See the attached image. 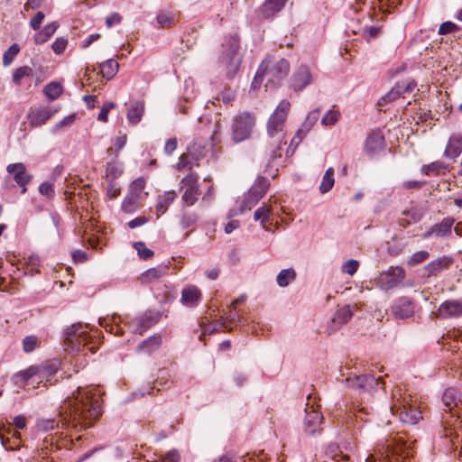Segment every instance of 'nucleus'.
<instances>
[{"label":"nucleus","instance_id":"1","mask_svg":"<svg viewBox=\"0 0 462 462\" xmlns=\"http://www.w3.org/2000/svg\"><path fill=\"white\" fill-rule=\"evenodd\" d=\"M65 409L74 428H89L101 414L99 395L92 389L78 388L77 394L65 402Z\"/></svg>","mask_w":462,"mask_h":462},{"label":"nucleus","instance_id":"2","mask_svg":"<svg viewBox=\"0 0 462 462\" xmlns=\"http://www.w3.org/2000/svg\"><path fill=\"white\" fill-rule=\"evenodd\" d=\"M291 104L282 100L270 116L267 123V134L270 139V152L272 158L281 157L280 150L285 144L284 125Z\"/></svg>","mask_w":462,"mask_h":462},{"label":"nucleus","instance_id":"3","mask_svg":"<svg viewBox=\"0 0 462 462\" xmlns=\"http://www.w3.org/2000/svg\"><path fill=\"white\" fill-rule=\"evenodd\" d=\"M393 403L390 409L393 414H399L402 422L409 425H414L422 418L421 411L418 410L416 401L406 391L400 387L395 388L392 393Z\"/></svg>","mask_w":462,"mask_h":462},{"label":"nucleus","instance_id":"4","mask_svg":"<svg viewBox=\"0 0 462 462\" xmlns=\"http://www.w3.org/2000/svg\"><path fill=\"white\" fill-rule=\"evenodd\" d=\"M96 337L97 335L89 334L87 324H73L65 332L66 349L70 352H79L81 348L87 347L89 351L95 352L97 348Z\"/></svg>","mask_w":462,"mask_h":462},{"label":"nucleus","instance_id":"5","mask_svg":"<svg viewBox=\"0 0 462 462\" xmlns=\"http://www.w3.org/2000/svg\"><path fill=\"white\" fill-rule=\"evenodd\" d=\"M411 455L406 443L401 439L391 440L386 447H383L365 458L366 462H404Z\"/></svg>","mask_w":462,"mask_h":462},{"label":"nucleus","instance_id":"6","mask_svg":"<svg viewBox=\"0 0 462 462\" xmlns=\"http://www.w3.org/2000/svg\"><path fill=\"white\" fill-rule=\"evenodd\" d=\"M222 47L224 48L222 59L226 63V77L233 78L241 63V57L238 54L239 39L236 36H229L226 38Z\"/></svg>","mask_w":462,"mask_h":462},{"label":"nucleus","instance_id":"7","mask_svg":"<svg viewBox=\"0 0 462 462\" xmlns=\"http://www.w3.org/2000/svg\"><path fill=\"white\" fill-rule=\"evenodd\" d=\"M255 125L254 114L243 112L235 116L231 125L232 140L240 143L250 137Z\"/></svg>","mask_w":462,"mask_h":462},{"label":"nucleus","instance_id":"8","mask_svg":"<svg viewBox=\"0 0 462 462\" xmlns=\"http://www.w3.org/2000/svg\"><path fill=\"white\" fill-rule=\"evenodd\" d=\"M261 71L265 73L268 82L277 83L288 75L290 64L285 59L267 57L260 65Z\"/></svg>","mask_w":462,"mask_h":462},{"label":"nucleus","instance_id":"9","mask_svg":"<svg viewBox=\"0 0 462 462\" xmlns=\"http://www.w3.org/2000/svg\"><path fill=\"white\" fill-rule=\"evenodd\" d=\"M206 154V146L197 141L188 147L186 153L180 157L177 164V169L182 171L185 169H191L194 165H199L198 162L201 160Z\"/></svg>","mask_w":462,"mask_h":462},{"label":"nucleus","instance_id":"10","mask_svg":"<svg viewBox=\"0 0 462 462\" xmlns=\"http://www.w3.org/2000/svg\"><path fill=\"white\" fill-rule=\"evenodd\" d=\"M405 274L402 267H391L388 271L380 274L376 282L381 289L388 291L400 284L405 278Z\"/></svg>","mask_w":462,"mask_h":462},{"label":"nucleus","instance_id":"11","mask_svg":"<svg viewBox=\"0 0 462 462\" xmlns=\"http://www.w3.org/2000/svg\"><path fill=\"white\" fill-rule=\"evenodd\" d=\"M305 418L303 422L304 431L309 435H314L321 431L323 415L314 405L307 404L305 408Z\"/></svg>","mask_w":462,"mask_h":462},{"label":"nucleus","instance_id":"12","mask_svg":"<svg viewBox=\"0 0 462 462\" xmlns=\"http://www.w3.org/2000/svg\"><path fill=\"white\" fill-rule=\"evenodd\" d=\"M182 200L188 206H192L198 200L200 194L198 176L194 173L188 174L181 180Z\"/></svg>","mask_w":462,"mask_h":462},{"label":"nucleus","instance_id":"13","mask_svg":"<svg viewBox=\"0 0 462 462\" xmlns=\"http://www.w3.org/2000/svg\"><path fill=\"white\" fill-rule=\"evenodd\" d=\"M313 76L310 68L305 64L299 66L293 72L291 79V85L293 90L300 91L311 84Z\"/></svg>","mask_w":462,"mask_h":462},{"label":"nucleus","instance_id":"14","mask_svg":"<svg viewBox=\"0 0 462 462\" xmlns=\"http://www.w3.org/2000/svg\"><path fill=\"white\" fill-rule=\"evenodd\" d=\"M265 184H255L245 195L243 203L240 207L241 212L250 210L263 197L265 193Z\"/></svg>","mask_w":462,"mask_h":462},{"label":"nucleus","instance_id":"15","mask_svg":"<svg viewBox=\"0 0 462 462\" xmlns=\"http://www.w3.org/2000/svg\"><path fill=\"white\" fill-rule=\"evenodd\" d=\"M442 402L446 411H449L452 415H456L457 418L460 416L457 409L459 408V404L462 405V401L455 388H448L444 392Z\"/></svg>","mask_w":462,"mask_h":462},{"label":"nucleus","instance_id":"16","mask_svg":"<svg viewBox=\"0 0 462 462\" xmlns=\"http://www.w3.org/2000/svg\"><path fill=\"white\" fill-rule=\"evenodd\" d=\"M319 118V109L310 111L306 121L291 139V144L298 145Z\"/></svg>","mask_w":462,"mask_h":462},{"label":"nucleus","instance_id":"17","mask_svg":"<svg viewBox=\"0 0 462 462\" xmlns=\"http://www.w3.org/2000/svg\"><path fill=\"white\" fill-rule=\"evenodd\" d=\"M201 298V291L195 285H189L181 291L180 302L188 308H194L199 305Z\"/></svg>","mask_w":462,"mask_h":462},{"label":"nucleus","instance_id":"18","mask_svg":"<svg viewBox=\"0 0 462 462\" xmlns=\"http://www.w3.org/2000/svg\"><path fill=\"white\" fill-rule=\"evenodd\" d=\"M353 313V309L350 305H346L337 310L331 319V323L328 328L330 333L337 330L341 326L347 323L351 319Z\"/></svg>","mask_w":462,"mask_h":462},{"label":"nucleus","instance_id":"19","mask_svg":"<svg viewBox=\"0 0 462 462\" xmlns=\"http://www.w3.org/2000/svg\"><path fill=\"white\" fill-rule=\"evenodd\" d=\"M384 137L379 131H374L365 141V149L369 155H374L384 148Z\"/></svg>","mask_w":462,"mask_h":462},{"label":"nucleus","instance_id":"20","mask_svg":"<svg viewBox=\"0 0 462 462\" xmlns=\"http://www.w3.org/2000/svg\"><path fill=\"white\" fill-rule=\"evenodd\" d=\"M392 311L396 318H411L414 313V303L408 298H402L393 306Z\"/></svg>","mask_w":462,"mask_h":462},{"label":"nucleus","instance_id":"21","mask_svg":"<svg viewBox=\"0 0 462 462\" xmlns=\"http://www.w3.org/2000/svg\"><path fill=\"white\" fill-rule=\"evenodd\" d=\"M451 263L452 260L448 256H442L435 259L424 267V275L426 277L436 276L441 271L448 269Z\"/></svg>","mask_w":462,"mask_h":462},{"label":"nucleus","instance_id":"22","mask_svg":"<svg viewBox=\"0 0 462 462\" xmlns=\"http://www.w3.org/2000/svg\"><path fill=\"white\" fill-rule=\"evenodd\" d=\"M438 315L443 319L462 315V301L447 300L443 302L439 308Z\"/></svg>","mask_w":462,"mask_h":462},{"label":"nucleus","instance_id":"23","mask_svg":"<svg viewBox=\"0 0 462 462\" xmlns=\"http://www.w3.org/2000/svg\"><path fill=\"white\" fill-rule=\"evenodd\" d=\"M100 231V227L92 219H89L83 226L82 239L88 241L92 248H96L98 245V236L96 233Z\"/></svg>","mask_w":462,"mask_h":462},{"label":"nucleus","instance_id":"24","mask_svg":"<svg viewBox=\"0 0 462 462\" xmlns=\"http://www.w3.org/2000/svg\"><path fill=\"white\" fill-rule=\"evenodd\" d=\"M6 170L9 173L13 174L14 180L20 186H26L32 179L27 174L25 166L21 162L9 164Z\"/></svg>","mask_w":462,"mask_h":462},{"label":"nucleus","instance_id":"25","mask_svg":"<svg viewBox=\"0 0 462 462\" xmlns=\"http://www.w3.org/2000/svg\"><path fill=\"white\" fill-rule=\"evenodd\" d=\"M453 223V219L445 218L441 223L432 226L422 235V236L423 238H429L431 236H436L438 237L445 236L451 233Z\"/></svg>","mask_w":462,"mask_h":462},{"label":"nucleus","instance_id":"26","mask_svg":"<svg viewBox=\"0 0 462 462\" xmlns=\"http://www.w3.org/2000/svg\"><path fill=\"white\" fill-rule=\"evenodd\" d=\"M168 271L169 265H160L155 268H151L143 273L139 277V280L142 283H151L167 275Z\"/></svg>","mask_w":462,"mask_h":462},{"label":"nucleus","instance_id":"27","mask_svg":"<svg viewBox=\"0 0 462 462\" xmlns=\"http://www.w3.org/2000/svg\"><path fill=\"white\" fill-rule=\"evenodd\" d=\"M462 152V136L458 134H453L447 144L444 155L446 158L456 159Z\"/></svg>","mask_w":462,"mask_h":462},{"label":"nucleus","instance_id":"28","mask_svg":"<svg viewBox=\"0 0 462 462\" xmlns=\"http://www.w3.org/2000/svg\"><path fill=\"white\" fill-rule=\"evenodd\" d=\"M176 197L177 194L174 190L166 191L158 197L155 205L157 217H160L167 211L168 207L173 202Z\"/></svg>","mask_w":462,"mask_h":462},{"label":"nucleus","instance_id":"29","mask_svg":"<svg viewBox=\"0 0 462 462\" xmlns=\"http://www.w3.org/2000/svg\"><path fill=\"white\" fill-rule=\"evenodd\" d=\"M287 0H267L260 8V14L263 18H269L280 12Z\"/></svg>","mask_w":462,"mask_h":462},{"label":"nucleus","instance_id":"30","mask_svg":"<svg viewBox=\"0 0 462 462\" xmlns=\"http://www.w3.org/2000/svg\"><path fill=\"white\" fill-rule=\"evenodd\" d=\"M144 113V102L143 101H136L134 102L130 108L127 111V120L132 125H137Z\"/></svg>","mask_w":462,"mask_h":462},{"label":"nucleus","instance_id":"31","mask_svg":"<svg viewBox=\"0 0 462 462\" xmlns=\"http://www.w3.org/2000/svg\"><path fill=\"white\" fill-rule=\"evenodd\" d=\"M55 113L51 107H45L33 112L31 115V125L33 126H41L44 125Z\"/></svg>","mask_w":462,"mask_h":462},{"label":"nucleus","instance_id":"32","mask_svg":"<svg viewBox=\"0 0 462 462\" xmlns=\"http://www.w3.org/2000/svg\"><path fill=\"white\" fill-rule=\"evenodd\" d=\"M380 381L381 378L375 379L374 376L371 374H361L355 376L354 378L347 379L350 386L359 388H365L367 385H372L373 383L378 384Z\"/></svg>","mask_w":462,"mask_h":462},{"label":"nucleus","instance_id":"33","mask_svg":"<svg viewBox=\"0 0 462 462\" xmlns=\"http://www.w3.org/2000/svg\"><path fill=\"white\" fill-rule=\"evenodd\" d=\"M145 187V180L143 178H138L134 180L129 188V194L136 197L139 200L143 201L148 195L147 192L143 191Z\"/></svg>","mask_w":462,"mask_h":462},{"label":"nucleus","instance_id":"34","mask_svg":"<svg viewBox=\"0 0 462 462\" xmlns=\"http://www.w3.org/2000/svg\"><path fill=\"white\" fill-rule=\"evenodd\" d=\"M162 344V338L160 336H152L144 340L139 346L138 350L145 354H151L157 350Z\"/></svg>","mask_w":462,"mask_h":462},{"label":"nucleus","instance_id":"35","mask_svg":"<svg viewBox=\"0 0 462 462\" xmlns=\"http://www.w3.org/2000/svg\"><path fill=\"white\" fill-rule=\"evenodd\" d=\"M58 24L53 22L46 25L42 31L34 35V42L36 44H42L46 42L51 35L56 32Z\"/></svg>","mask_w":462,"mask_h":462},{"label":"nucleus","instance_id":"36","mask_svg":"<svg viewBox=\"0 0 462 462\" xmlns=\"http://www.w3.org/2000/svg\"><path fill=\"white\" fill-rule=\"evenodd\" d=\"M119 65L115 60H108L100 64V72L106 79H111L118 71Z\"/></svg>","mask_w":462,"mask_h":462},{"label":"nucleus","instance_id":"37","mask_svg":"<svg viewBox=\"0 0 462 462\" xmlns=\"http://www.w3.org/2000/svg\"><path fill=\"white\" fill-rule=\"evenodd\" d=\"M334 170L333 168L330 167L325 171V174L319 185V192L322 194L328 192L334 186Z\"/></svg>","mask_w":462,"mask_h":462},{"label":"nucleus","instance_id":"38","mask_svg":"<svg viewBox=\"0 0 462 462\" xmlns=\"http://www.w3.org/2000/svg\"><path fill=\"white\" fill-rule=\"evenodd\" d=\"M296 278V272L292 268L282 270L276 278L277 283L280 287H286L289 283Z\"/></svg>","mask_w":462,"mask_h":462},{"label":"nucleus","instance_id":"39","mask_svg":"<svg viewBox=\"0 0 462 462\" xmlns=\"http://www.w3.org/2000/svg\"><path fill=\"white\" fill-rule=\"evenodd\" d=\"M403 88L404 87L400 85H397L396 87L393 88L386 95H384L378 100V106H383L386 104L396 100L403 92Z\"/></svg>","mask_w":462,"mask_h":462},{"label":"nucleus","instance_id":"40","mask_svg":"<svg viewBox=\"0 0 462 462\" xmlns=\"http://www.w3.org/2000/svg\"><path fill=\"white\" fill-rule=\"evenodd\" d=\"M254 219L256 221H261V224L263 228L268 229L266 226V223L270 220L271 217V208L267 206H263L255 210L254 212Z\"/></svg>","mask_w":462,"mask_h":462},{"label":"nucleus","instance_id":"41","mask_svg":"<svg viewBox=\"0 0 462 462\" xmlns=\"http://www.w3.org/2000/svg\"><path fill=\"white\" fill-rule=\"evenodd\" d=\"M44 93L50 100H55L62 93V86L58 82H51L45 86Z\"/></svg>","mask_w":462,"mask_h":462},{"label":"nucleus","instance_id":"42","mask_svg":"<svg viewBox=\"0 0 462 462\" xmlns=\"http://www.w3.org/2000/svg\"><path fill=\"white\" fill-rule=\"evenodd\" d=\"M351 411L356 420L360 419L364 421L368 420L367 417L371 414V409L365 407L362 403H353L351 406Z\"/></svg>","mask_w":462,"mask_h":462},{"label":"nucleus","instance_id":"43","mask_svg":"<svg viewBox=\"0 0 462 462\" xmlns=\"http://www.w3.org/2000/svg\"><path fill=\"white\" fill-rule=\"evenodd\" d=\"M141 202L136 197L128 193L123 201L122 208L125 213H133L138 208Z\"/></svg>","mask_w":462,"mask_h":462},{"label":"nucleus","instance_id":"44","mask_svg":"<svg viewBox=\"0 0 462 462\" xmlns=\"http://www.w3.org/2000/svg\"><path fill=\"white\" fill-rule=\"evenodd\" d=\"M340 112L335 109H329L321 119V124L324 126L335 125L340 118Z\"/></svg>","mask_w":462,"mask_h":462},{"label":"nucleus","instance_id":"45","mask_svg":"<svg viewBox=\"0 0 462 462\" xmlns=\"http://www.w3.org/2000/svg\"><path fill=\"white\" fill-rule=\"evenodd\" d=\"M19 51H20V47L18 46V44H16V43L12 44L9 47V49L4 53L3 65L5 67L9 66L13 62L15 56L19 53Z\"/></svg>","mask_w":462,"mask_h":462},{"label":"nucleus","instance_id":"46","mask_svg":"<svg viewBox=\"0 0 462 462\" xmlns=\"http://www.w3.org/2000/svg\"><path fill=\"white\" fill-rule=\"evenodd\" d=\"M236 318H238L237 312L231 310L230 313L226 317L223 318V319H221V320L216 321L213 324L217 325V328H218V331L219 330H231L232 328L229 327L228 323L230 321L236 319Z\"/></svg>","mask_w":462,"mask_h":462},{"label":"nucleus","instance_id":"47","mask_svg":"<svg viewBox=\"0 0 462 462\" xmlns=\"http://www.w3.org/2000/svg\"><path fill=\"white\" fill-rule=\"evenodd\" d=\"M32 69L30 67H28V66L20 67L14 70V75H13V81L16 85H19L23 78L28 77V76L32 75Z\"/></svg>","mask_w":462,"mask_h":462},{"label":"nucleus","instance_id":"48","mask_svg":"<svg viewBox=\"0 0 462 462\" xmlns=\"http://www.w3.org/2000/svg\"><path fill=\"white\" fill-rule=\"evenodd\" d=\"M430 256V254L427 251L421 250L414 253L407 261V263L410 266H414L419 264L424 261H426Z\"/></svg>","mask_w":462,"mask_h":462},{"label":"nucleus","instance_id":"49","mask_svg":"<svg viewBox=\"0 0 462 462\" xmlns=\"http://www.w3.org/2000/svg\"><path fill=\"white\" fill-rule=\"evenodd\" d=\"M134 247L137 251L139 256L143 260H147L153 255V252L147 248L143 242L134 243Z\"/></svg>","mask_w":462,"mask_h":462},{"label":"nucleus","instance_id":"50","mask_svg":"<svg viewBox=\"0 0 462 462\" xmlns=\"http://www.w3.org/2000/svg\"><path fill=\"white\" fill-rule=\"evenodd\" d=\"M443 169H445L443 162H434L428 165L422 166L421 171L426 175H430V173H437Z\"/></svg>","mask_w":462,"mask_h":462},{"label":"nucleus","instance_id":"51","mask_svg":"<svg viewBox=\"0 0 462 462\" xmlns=\"http://www.w3.org/2000/svg\"><path fill=\"white\" fill-rule=\"evenodd\" d=\"M38 346V338L34 336H27L23 340L24 352L30 353Z\"/></svg>","mask_w":462,"mask_h":462},{"label":"nucleus","instance_id":"52","mask_svg":"<svg viewBox=\"0 0 462 462\" xmlns=\"http://www.w3.org/2000/svg\"><path fill=\"white\" fill-rule=\"evenodd\" d=\"M157 22L162 27H171L174 23V17L170 14L162 13L157 16Z\"/></svg>","mask_w":462,"mask_h":462},{"label":"nucleus","instance_id":"53","mask_svg":"<svg viewBox=\"0 0 462 462\" xmlns=\"http://www.w3.org/2000/svg\"><path fill=\"white\" fill-rule=\"evenodd\" d=\"M359 263L356 260H348L342 265V272L353 275L358 269Z\"/></svg>","mask_w":462,"mask_h":462},{"label":"nucleus","instance_id":"54","mask_svg":"<svg viewBox=\"0 0 462 462\" xmlns=\"http://www.w3.org/2000/svg\"><path fill=\"white\" fill-rule=\"evenodd\" d=\"M39 191L42 195L48 198H52L54 195L53 185L50 182H43L39 187Z\"/></svg>","mask_w":462,"mask_h":462},{"label":"nucleus","instance_id":"55","mask_svg":"<svg viewBox=\"0 0 462 462\" xmlns=\"http://www.w3.org/2000/svg\"><path fill=\"white\" fill-rule=\"evenodd\" d=\"M67 43V40L59 38L52 43L51 48L56 54H60L66 49Z\"/></svg>","mask_w":462,"mask_h":462},{"label":"nucleus","instance_id":"56","mask_svg":"<svg viewBox=\"0 0 462 462\" xmlns=\"http://www.w3.org/2000/svg\"><path fill=\"white\" fill-rule=\"evenodd\" d=\"M457 29L458 27L455 23L451 22H446L439 26V34H447L456 32Z\"/></svg>","mask_w":462,"mask_h":462},{"label":"nucleus","instance_id":"57","mask_svg":"<svg viewBox=\"0 0 462 462\" xmlns=\"http://www.w3.org/2000/svg\"><path fill=\"white\" fill-rule=\"evenodd\" d=\"M114 106H115V104L112 103V102L105 104L102 106V109H101V111L98 114V116H97L98 120L103 121V122H106L108 112Z\"/></svg>","mask_w":462,"mask_h":462},{"label":"nucleus","instance_id":"58","mask_svg":"<svg viewBox=\"0 0 462 462\" xmlns=\"http://www.w3.org/2000/svg\"><path fill=\"white\" fill-rule=\"evenodd\" d=\"M44 19V14L42 12H38L31 20L30 25L33 30H38L41 23Z\"/></svg>","mask_w":462,"mask_h":462},{"label":"nucleus","instance_id":"59","mask_svg":"<svg viewBox=\"0 0 462 462\" xmlns=\"http://www.w3.org/2000/svg\"><path fill=\"white\" fill-rule=\"evenodd\" d=\"M201 328H202V333L201 335L199 336V339L202 340L203 339V337L206 335V334H213L214 332H217L218 331V328H217V325H214L213 323H209V324H205V325H201Z\"/></svg>","mask_w":462,"mask_h":462},{"label":"nucleus","instance_id":"60","mask_svg":"<svg viewBox=\"0 0 462 462\" xmlns=\"http://www.w3.org/2000/svg\"><path fill=\"white\" fill-rule=\"evenodd\" d=\"M122 16L117 13H113L106 19V26L112 27L114 24H117L121 22Z\"/></svg>","mask_w":462,"mask_h":462},{"label":"nucleus","instance_id":"61","mask_svg":"<svg viewBox=\"0 0 462 462\" xmlns=\"http://www.w3.org/2000/svg\"><path fill=\"white\" fill-rule=\"evenodd\" d=\"M148 222V218L146 217H137L134 219L131 220L128 223V226L132 229L141 226Z\"/></svg>","mask_w":462,"mask_h":462},{"label":"nucleus","instance_id":"62","mask_svg":"<svg viewBox=\"0 0 462 462\" xmlns=\"http://www.w3.org/2000/svg\"><path fill=\"white\" fill-rule=\"evenodd\" d=\"M220 96H221L222 101L226 105H228L232 101H234V99L236 97L235 92L230 89L223 91Z\"/></svg>","mask_w":462,"mask_h":462},{"label":"nucleus","instance_id":"63","mask_svg":"<svg viewBox=\"0 0 462 462\" xmlns=\"http://www.w3.org/2000/svg\"><path fill=\"white\" fill-rule=\"evenodd\" d=\"M177 148V139L171 138L169 139L164 145V152L167 154H171Z\"/></svg>","mask_w":462,"mask_h":462},{"label":"nucleus","instance_id":"64","mask_svg":"<svg viewBox=\"0 0 462 462\" xmlns=\"http://www.w3.org/2000/svg\"><path fill=\"white\" fill-rule=\"evenodd\" d=\"M180 458L179 453L177 451H170L168 452L162 458V462H178Z\"/></svg>","mask_w":462,"mask_h":462}]
</instances>
